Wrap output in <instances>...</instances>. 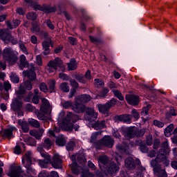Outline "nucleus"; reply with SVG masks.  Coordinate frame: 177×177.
I'll return each instance as SVG.
<instances>
[{
    "label": "nucleus",
    "mask_w": 177,
    "mask_h": 177,
    "mask_svg": "<svg viewBox=\"0 0 177 177\" xmlns=\"http://www.w3.org/2000/svg\"><path fill=\"white\" fill-rule=\"evenodd\" d=\"M167 151L160 149L155 160L151 162V165L153 168V174L158 177H168L165 169L161 167L160 162H164L165 165L169 164V160H167Z\"/></svg>",
    "instance_id": "f257e3e1"
},
{
    "label": "nucleus",
    "mask_w": 177,
    "mask_h": 177,
    "mask_svg": "<svg viewBox=\"0 0 177 177\" xmlns=\"http://www.w3.org/2000/svg\"><path fill=\"white\" fill-rule=\"evenodd\" d=\"M98 162L100 169H102L106 175H110V176H113V175H114L115 172H118L120 169V167L117 166V164L114 162H110V160H109V157L106 156H100Z\"/></svg>",
    "instance_id": "f03ea898"
},
{
    "label": "nucleus",
    "mask_w": 177,
    "mask_h": 177,
    "mask_svg": "<svg viewBox=\"0 0 177 177\" xmlns=\"http://www.w3.org/2000/svg\"><path fill=\"white\" fill-rule=\"evenodd\" d=\"M79 120L78 115L73 114L71 112H68L66 116L63 119L62 129H64V131H73V129L78 131L80 126L78 124L74 125V124Z\"/></svg>",
    "instance_id": "7ed1b4c3"
},
{
    "label": "nucleus",
    "mask_w": 177,
    "mask_h": 177,
    "mask_svg": "<svg viewBox=\"0 0 177 177\" xmlns=\"http://www.w3.org/2000/svg\"><path fill=\"white\" fill-rule=\"evenodd\" d=\"M1 53L3 60H5V62L8 63L11 66L12 64H15V63L17 62V57L15 55V53H13L12 48H6L2 52V49L0 48V55H1ZM0 68L5 70L6 68V64L2 63V62L0 61Z\"/></svg>",
    "instance_id": "20e7f679"
},
{
    "label": "nucleus",
    "mask_w": 177,
    "mask_h": 177,
    "mask_svg": "<svg viewBox=\"0 0 177 177\" xmlns=\"http://www.w3.org/2000/svg\"><path fill=\"white\" fill-rule=\"evenodd\" d=\"M25 2L29 3L30 6H32L35 10H41L44 13H53L56 12V8L55 7H41L40 5L32 1V0H25Z\"/></svg>",
    "instance_id": "39448f33"
},
{
    "label": "nucleus",
    "mask_w": 177,
    "mask_h": 177,
    "mask_svg": "<svg viewBox=\"0 0 177 177\" xmlns=\"http://www.w3.org/2000/svg\"><path fill=\"white\" fill-rule=\"evenodd\" d=\"M37 151L40 153L41 157L44 158V160H39L38 162L39 165L41 168H46L48 167V164L50 162V156L48 154V153L45 152L44 149L41 147H37Z\"/></svg>",
    "instance_id": "423d86ee"
},
{
    "label": "nucleus",
    "mask_w": 177,
    "mask_h": 177,
    "mask_svg": "<svg viewBox=\"0 0 177 177\" xmlns=\"http://www.w3.org/2000/svg\"><path fill=\"white\" fill-rule=\"evenodd\" d=\"M114 145V140L109 136H105L101 140L98 141L96 144V148L100 149L101 146L109 147L111 149Z\"/></svg>",
    "instance_id": "0eeeda50"
},
{
    "label": "nucleus",
    "mask_w": 177,
    "mask_h": 177,
    "mask_svg": "<svg viewBox=\"0 0 177 177\" xmlns=\"http://www.w3.org/2000/svg\"><path fill=\"white\" fill-rule=\"evenodd\" d=\"M32 153L31 151H28L23 157L22 164H26V168L28 172H34V169L31 167V164H32Z\"/></svg>",
    "instance_id": "6e6552de"
},
{
    "label": "nucleus",
    "mask_w": 177,
    "mask_h": 177,
    "mask_svg": "<svg viewBox=\"0 0 177 177\" xmlns=\"http://www.w3.org/2000/svg\"><path fill=\"white\" fill-rule=\"evenodd\" d=\"M0 37L5 44H8L9 42H12L13 45L17 44V40L14 39L10 33H8L5 29L0 31Z\"/></svg>",
    "instance_id": "1a4fd4ad"
},
{
    "label": "nucleus",
    "mask_w": 177,
    "mask_h": 177,
    "mask_svg": "<svg viewBox=\"0 0 177 177\" xmlns=\"http://www.w3.org/2000/svg\"><path fill=\"white\" fill-rule=\"evenodd\" d=\"M50 164H51L52 167L55 169H60L63 168V160L62 159V156L59 154H55L52 160L50 159Z\"/></svg>",
    "instance_id": "9d476101"
},
{
    "label": "nucleus",
    "mask_w": 177,
    "mask_h": 177,
    "mask_svg": "<svg viewBox=\"0 0 177 177\" xmlns=\"http://www.w3.org/2000/svg\"><path fill=\"white\" fill-rule=\"evenodd\" d=\"M24 77H28L31 81H34L37 78V74L35 73V66L34 64H30L28 66V70L23 72Z\"/></svg>",
    "instance_id": "9b49d317"
},
{
    "label": "nucleus",
    "mask_w": 177,
    "mask_h": 177,
    "mask_svg": "<svg viewBox=\"0 0 177 177\" xmlns=\"http://www.w3.org/2000/svg\"><path fill=\"white\" fill-rule=\"evenodd\" d=\"M48 66L49 68L48 69L49 73H50V70H57V67H60L62 68H64L63 66V61H62V59L57 57L54 60L50 61L48 64Z\"/></svg>",
    "instance_id": "f8f14e48"
},
{
    "label": "nucleus",
    "mask_w": 177,
    "mask_h": 177,
    "mask_svg": "<svg viewBox=\"0 0 177 177\" xmlns=\"http://www.w3.org/2000/svg\"><path fill=\"white\" fill-rule=\"evenodd\" d=\"M26 91H31L32 89V84H31V82L30 80H27L24 82V84H21L19 86V88L17 91H16V95H24Z\"/></svg>",
    "instance_id": "ddd939ff"
},
{
    "label": "nucleus",
    "mask_w": 177,
    "mask_h": 177,
    "mask_svg": "<svg viewBox=\"0 0 177 177\" xmlns=\"http://www.w3.org/2000/svg\"><path fill=\"white\" fill-rule=\"evenodd\" d=\"M21 174H23L21 166H13L10 167L8 176L10 177H20Z\"/></svg>",
    "instance_id": "4468645a"
},
{
    "label": "nucleus",
    "mask_w": 177,
    "mask_h": 177,
    "mask_svg": "<svg viewBox=\"0 0 177 177\" xmlns=\"http://www.w3.org/2000/svg\"><path fill=\"white\" fill-rule=\"evenodd\" d=\"M17 97H15L12 100L11 104V109L14 110V111H19L23 107V102L20 100L21 95H17Z\"/></svg>",
    "instance_id": "2eb2a0df"
},
{
    "label": "nucleus",
    "mask_w": 177,
    "mask_h": 177,
    "mask_svg": "<svg viewBox=\"0 0 177 177\" xmlns=\"http://www.w3.org/2000/svg\"><path fill=\"white\" fill-rule=\"evenodd\" d=\"M77 161H78V162H80V164H82V167L80 169V174L81 172L82 174H84L87 176L89 175V176H91V177L94 176L93 174L90 173L89 169L86 167L84 166V165H85V164H86V160H85L84 158L78 157Z\"/></svg>",
    "instance_id": "dca6fc26"
},
{
    "label": "nucleus",
    "mask_w": 177,
    "mask_h": 177,
    "mask_svg": "<svg viewBox=\"0 0 177 177\" xmlns=\"http://www.w3.org/2000/svg\"><path fill=\"white\" fill-rule=\"evenodd\" d=\"M72 110L75 111V113H84L85 110H86V106L84 104L81 103L77 98H75V103L73 104Z\"/></svg>",
    "instance_id": "f3484780"
},
{
    "label": "nucleus",
    "mask_w": 177,
    "mask_h": 177,
    "mask_svg": "<svg viewBox=\"0 0 177 177\" xmlns=\"http://www.w3.org/2000/svg\"><path fill=\"white\" fill-rule=\"evenodd\" d=\"M71 160L73 161V164L71 165L72 173L75 175H80V169L82 167V166H78L75 162V156L72 155Z\"/></svg>",
    "instance_id": "a211bd4d"
},
{
    "label": "nucleus",
    "mask_w": 177,
    "mask_h": 177,
    "mask_svg": "<svg viewBox=\"0 0 177 177\" xmlns=\"http://www.w3.org/2000/svg\"><path fill=\"white\" fill-rule=\"evenodd\" d=\"M127 102L131 106H137L139 104V97L133 95H127L125 97Z\"/></svg>",
    "instance_id": "6ab92c4d"
},
{
    "label": "nucleus",
    "mask_w": 177,
    "mask_h": 177,
    "mask_svg": "<svg viewBox=\"0 0 177 177\" xmlns=\"http://www.w3.org/2000/svg\"><path fill=\"white\" fill-rule=\"evenodd\" d=\"M118 121L125 122L126 124H131L132 122V115L129 114H123L116 117Z\"/></svg>",
    "instance_id": "aec40b11"
},
{
    "label": "nucleus",
    "mask_w": 177,
    "mask_h": 177,
    "mask_svg": "<svg viewBox=\"0 0 177 177\" xmlns=\"http://www.w3.org/2000/svg\"><path fill=\"white\" fill-rule=\"evenodd\" d=\"M50 44H52V40L50 39H47L46 40L42 42V46L44 50L43 52V54H44L46 56H47V55H49V53H50V50H49Z\"/></svg>",
    "instance_id": "412c9836"
},
{
    "label": "nucleus",
    "mask_w": 177,
    "mask_h": 177,
    "mask_svg": "<svg viewBox=\"0 0 177 177\" xmlns=\"http://www.w3.org/2000/svg\"><path fill=\"white\" fill-rule=\"evenodd\" d=\"M124 165L127 169H135V160H133V158L129 157L125 160Z\"/></svg>",
    "instance_id": "4be33fe9"
},
{
    "label": "nucleus",
    "mask_w": 177,
    "mask_h": 177,
    "mask_svg": "<svg viewBox=\"0 0 177 177\" xmlns=\"http://www.w3.org/2000/svg\"><path fill=\"white\" fill-rule=\"evenodd\" d=\"M76 99L82 104L88 103V102H91L92 100V97L88 94H84L79 95L76 97Z\"/></svg>",
    "instance_id": "5701e85b"
},
{
    "label": "nucleus",
    "mask_w": 177,
    "mask_h": 177,
    "mask_svg": "<svg viewBox=\"0 0 177 177\" xmlns=\"http://www.w3.org/2000/svg\"><path fill=\"white\" fill-rule=\"evenodd\" d=\"M44 132H45V130L44 129H40L39 131H30V134L31 136H34L35 139H37V140H39L41 138H42V135H44Z\"/></svg>",
    "instance_id": "b1692460"
},
{
    "label": "nucleus",
    "mask_w": 177,
    "mask_h": 177,
    "mask_svg": "<svg viewBox=\"0 0 177 177\" xmlns=\"http://www.w3.org/2000/svg\"><path fill=\"white\" fill-rule=\"evenodd\" d=\"M136 136V128L135 127H129L126 131V138H129V139H132Z\"/></svg>",
    "instance_id": "393cba45"
},
{
    "label": "nucleus",
    "mask_w": 177,
    "mask_h": 177,
    "mask_svg": "<svg viewBox=\"0 0 177 177\" xmlns=\"http://www.w3.org/2000/svg\"><path fill=\"white\" fill-rule=\"evenodd\" d=\"M6 23L7 27L10 28V30H13V28H17V27H19V26H20L21 21L19 19H14L12 21V23L10 22V21H8Z\"/></svg>",
    "instance_id": "a878e982"
},
{
    "label": "nucleus",
    "mask_w": 177,
    "mask_h": 177,
    "mask_svg": "<svg viewBox=\"0 0 177 177\" xmlns=\"http://www.w3.org/2000/svg\"><path fill=\"white\" fill-rule=\"evenodd\" d=\"M49 109H50L49 101H48L46 98H41V111H44V113H46V110H49Z\"/></svg>",
    "instance_id": "bb28decb"
},
{
    "label": "nucleus",
    "mask_w": 177,
    "mask_h": 177,
    "mask_svg": "<svg viewBox=\"0 0 177 177\" xmlns=\"http://www.w3.org/2000/svg\"><path fill=\"white\" fill-rule=\"evenodd\" d=\"M18 124L19 127H21L23 132H25L26 133L30 131V127H28V123L26 121H23L22 120H18Z\"/></svg>",
    "instance_id": "cd10ccee"
},
{
    "label": "nucleus",
    "mask_w": 177,
    "mask_h": 177,
    "mask_svg": "<svg viewBox=\"0 0 177 177\" xmlns=\"http://www.w3.org/2000/svg\"><path fill=\"white\" fill-rule=\"evenodd\" d=\"M97 107L98 108V110L100 113H102V114H106L109 110H110V108L109 106V104L106 103L104 104H98L97 105Z\"/></svg>",
    "instance_id": "c85d7f7f"
},
{
    "label": "nucleus",
    "mask_w": 177,
    "mask_h": 177,
    "mask_svg": "<svg viewBox=\"0 0 177 177\" xmlns=\"http://www.w3.org/2000/svg\"><path fill=\"white\" fill-rule=\"evenodd\" d=\"M93 128L96 130L103 129V128H106V121L101 120L95 122V124H93Z\"/></svg>",
    "instance_id": "c756f323"
},
{
    "label": "nucleus",
    "mask_w": 177,
    "mask_h": 177,
    "mask_svg": "<svg viewBox=\"0 0 177 177\" xmlns=\"http://www.w3.org/2000/svg\"><path fill=\"white\" fill-rule=\"evenodd\" d=\"M77 61H75V59H71L68 63V69L71 71H73L74 70H77Z\"/></svg>",
    "instance_id": "7c9ffc66"
},
{
    "label": "nucleus",
    "mask_w": 177,
    "mask_h": 177,
    "mask_svg": "<svg viewBox=\"0 0 177 177\" xmlns=\"http://www.w3.org/2000/svg\"><path fill=\"white\" fill-rule=\"evenodd\" d=\"M136 145H137V146H140V150L142 153H147V151H149V148L146 145L142 144L141 140H136Z\"/></svg>",
    "instance_id": "2f4dec72"
},
{
    "label": "nucleus",
    "mask_w": 177,
    "mask_h": 177,
    "mask_svg": "<svg viewBox=\"0 0 177 177\" xmlns=\"http://www.w3.org/2000/svg\"><path fill=\"white\" fill-rule=\"evenodd\" d=\"M13 131H16V127H11L10 129L4 130V136L8 139H10L12 138V135H13Z\"/></svg>",
    "instance_id": "473e14b6"
},
{
    "label": "nucleus",
    "mask_w": 177,
    "mask_h": 177,
    "mask_svg": "<svg viewBox=\"0 0 177 177\" xmlns=\"http://www.w3.org/2000/svg\"><path fill=\"white\" fill-rule=\"evenodd\" d=\"M151 109V105L148 104L146 106H144L141 111L142 117H146V115H149V111Z\"/></svg>",
    "instance_id": "72a5a7b5"
},
{
    "label": "nucleus",
    "mask_w": 177,
    "mask_h": 177,
    "mask_svg": "<svg viewBox=\"0 0 177 177\" xmlns=\"http://www.w3.org/2000/svg\"><path fill=\"white\" fill-rule=\"evenodd\" d=\"M112 92L115 97H118V99L121 101L124 100V96L122 95V93H121V91L117 89H113L112 90Z\"/></svg>",
    "instance_id": "f704fd0d"
},
{
    "label": "nucleus",
    "mask_w": 177,
    "mask_h": 177,
    "mask_svg": "<svg viewBox=\"0 0 177 177\" xmlns=\"http://www.w3.org/2000/svg\"><path fill=\"white\" fill-rule=\"evenodd\" d=\"M37 17H38V15L34 12H30L26 14V18L28 19V20H31L32 21H34L37 20Z\"/></svg>",
    "instance_id": "c9c22d12"
},
{
    "label": "nucleus",
    "mask_w": 177,
    "mask_h": 177,
    "mask_svg": "<svg viewBox=\"0 0 177 177\" xmlns=\"http://www.w3.org/2000/svg\"><path fill=\"white\" fill-rule=\"evenodd\" d=\"M48 87H49V92L50 93L55 92V87L56 86V82L54 80H49L48 82Z\"/></svg>",
    "instance_id": "e433bc0d"
},
{
    "label": "nucleus",
    "mask_w": 177,
    "mask_h": 177,
    "mask_svg": "<svg viewBox=\"0 0 177 177\" xmlns=\"http://www.w3.org/2000/svg\"><path fill=\"white\" fill-rule=\"evenodd\" d=\"M53 145V141L50 140L49 138H46L44 140L43 146L45 149H50L52 147V145Z\"/></svg>",
    "instance_id": "4c0bfd02"
},
{
    "label": "nucleus",
    "mask_w": 177,
    "mask_h": 177,
    "mask_svg": "<svg viewBox=\"0 0 177 177\" xmlns=\"http://www.w3.org/2000/svg\"><path fill=\"white\" fill-rule=\"evenodd\" d=\"M99 135H102V132H99V131L95 132L91 135L90 142H91V143H95V147H96V145L97 144V142H96V140H97V136H99Z\"/></svg>",
    "instance_id": "58836bf2"
},
{
    "label": "nucleus",
    "mask_w": 177,
    "mask_h": 177,
    "mask_svg": "<svg viewBox=\"0 0 177 177\" xmlns=\"http://www.w3.org/2000/svg\"><path fill=\"white\" fill-rule=\"evenodd\" d=\"M20 64L22 66V67H28V62H27L26 59V56L24 55H22L20 56Z\"/></svg>",
    "instance_id": "ea45409f"
},
{
    "label": "nucleus",
    "mask_w": 177,
    "mask_h": 177,
    "mask_svg": "<svg viewBox=\"0 0 177 177\" xmlns=\"http://www.w3.org/2000/svg\"><path fill=\"white\" fill-rule=\"evenodd\" d=\"M172 131H174V124H170L165 130V136H171Z\"/></svg>",
    "instance_id": "a19ab883"
},
{
    "label": "nucleus",
    "mask_w": 177,
    "mask_h": 177,
    "mask_svg": "<svg viewBox=\"0 0 177 177\" xmlns=\"http://www.w3.org/2000/svg\"><path fill=\"white\" fill-rule=\"evenodd\" d=\"M28 123L31 127H34L35 128H39V127H41L38 120H35L32 118L28 120Z\"/></svg>",
    "instance_id": "79ce46f5"
},
{
    "label": "nucleus",
    "mask_w": 177,
    "mask_h": 177,
    "mask_svg": "<svg viewBox=\"0 0 177 177\" xmlns=\"http://www.w3.org/2000/svg\"><path fill=\"white\" fill-rule=\"evenodd\" d=\"M95 86L103 88L104 86V82L102 79H95Z\"/></svg>",
    "instance_id": "37998d69"
},
{
    "label": "nucleus",
    "mask_w": 177,
    "mask_h": 177,
    "mask_svg": "<svg viewBox=\"0 0 177 177\" xmlns=\"http://www.w3.org/2000/svg\"><path fill=\"white\" fill-rule=\"evenodd\" d=\"M59 88L61 91H63V92H70V87L68 86V84L66 82L62 83Z\"/></svg>",
    "instance_id": "c03bdc74"
},
{
    "label": "nucleus",
    "mask_w": 177,
    "mask_h": 177,
    "mask_svg": "<svg viewBox=\"0 0 177 177\" xmlns=\"http://www.w3.org/2000/svg\"><path fill=\"white\" fill-rule=\"evenodd\" d=\"M66 143H67V141H66L64 137H59L56 140L57 146H64Z\"/></svg>",
    "instance_id": "a18cd8bd"
},
{
    "label": "nucleus",
    "mask_w": 177,
    "mask_h": 177,
    "mask_svg": "<svg viewBox=\"0 0 177 177\" xmlns=\"http://www.w3.org/2000/svg\"><path fill=\"white\" fill-rule=\"evenodd\" d=\"M73 102L72 101H65L62 103V107L66 109L71 107V109L73 110Z\"/></svg>",
    "instance_id": "49530a36"
},
{
    "label": "nucleus",
    "mask_w": 177,
    "mask_h": 177,
    "mask_svg": "<svg viewBox=\"0 0 177 177\" xmlns=\"http://www.w3.org/2000/svg\"><path fill=\"white\" fill-rule=\"evenodd\" d=\"M162 147L163 148V150L166 151V154H169V151H171V150H169V145L168 144V140H167L165 142H163V143L162 144Z\"/></svg>",
    "instance_id": "de8ad7c7"
},
{
    "label": "nucleus",
    "mask_w": 177,
    "mask_h": 177,
    "mask_svg": "<svg viewBox=\"0 0 177 177\" xmlns=\"http://www.w3.org/2000/svg\"><path fill=\"white\" fill-rule=\"evenodd\" d=\"M89 39L91 42H92L93 44H95V45H99V44H102V39L97 37H94L93 36H89Z\"/></svg>",
    "instance_id": "09e8293b"
},
{
    "label": "nucleus",
    "mask_w": 177,
    "mask_h": 177,
    "mask_svg": "<svg viewBox=\"0 0 177 177\" xmlns=\"http://www.w3.org/2000/svg\"><path fill=\"white\" fill-rule=\"evenodd\" d=\"M75 80L80 82L81 84H86V80H85V77H84V75H77L75 76Z\"/></svg>",
    "instance_id": "8fccbe9b"
},
{
    "label": "nucleus",
    "mask_w": 177,
    "mask_h": 177,
    "mask_svg": "<svg viewBox=\"0 0 177 177\" xmlns=\"http://www.w3.org/2000/svg\"><path fill=\"white\" fill-rule=\"evenodd\" d=\"M19 45L23 53H24L25 55H28V50H27V47H26V45H24V44H23V42L21 41L19 42Z\"/></svg>",
    "instance_id": "3c124183"
},
{
    "label": "nucleus",
    "mask_w": 177,
    "mask_h": 177,
    "mask_svg": "<svg viewBox=\"0 0 177 177\" xmlns=\"http://www.w3.org/2000/svg\"><path fill=\"white\" fill-rule=\"evenodd\" d=\"M153 124L155 127H157L158 128H164V125H165L164 122L158 120H154Z\"/></svg>",
    "instance_id": "603ef678"
},
{
    "label": "nucleus",
    "mask_w": 177,
    "mask_h": 177,
    "mask_svg": "<svg viewBox=\"0 0 177 177\" xmlns=\"http://www.w3.org/2000/svg\"><path fill=\"white\" fill-rule=\"evenodd\" d=\"M131 115L134 118V120H136V121H138V119L140 117V113L136 111V109H132Z\"/></svg>",
    "instance_id": "864d4df0"
},
{
    "label": "nucleus",
    "mask_w": 177,
    "mask_h": 177,
    "mask_svg": "<svg viewBox=\"0 0 177 177\" xmlns=\"http://www.w3.org/2000/svg\"><path fill=\"white\" fill-rule=\"evenodd\" d=\"M109 92H110L109 88H104L99 94L100 97H106V96H107V94L109 93Z\"/></svg>",
    "instance_id": "5fc2aeb1"
},
{
    "label": "nucleus",
    "mask_w": 177,
    "mask_h": 177,
    "mask_svg": "<svg viewBox=\"0 0 177 177\" xmlns=\"http://www.w3.org/2000/svg\"><path fill=\"white\" fill-rule=\"evenodd\" d=\"M75 146V142L71 141L66 145V149L68 151H73L74 150V147Z\"/></svg>",
    "instance_id": "6e6d98bb"
},
{
    "label": "nucleus",
    "mask_w": 177,
    "mask_h": 177,
    "mask_svg": "<svg viewBox=\"0 0 177 177\" xmlns=\"http://www.w3.org/2000/svg\"><path fill=\"white\" fill-rule=\"evenodd\" d=\"M117 99L112 98L109 102H106V104H108L109 109H111V107H114L117 104Z\"/></svg>",
    "instance_id": "4d7b16f0"
},
{
    "label": "nucleus",
    "mask_w": 177,
    "mask_h": 177,
    "mask_svg": "<svg viewBox=\"0 0 177 177\" xmlns=\"http://www.w3.org/2000/svg\"><path fill=\"white\" fill-rule=\"evenodd\" d=\"M12 82H14V84H19V81H20V79L16 74H12L10 76Z\"/></svg>",
    "instance_id": "13d9d810"
},
{
    "label": "nucleus",
    "mask_w": 177,
    "mask_h": 177,
    "mask_svg": "<svg viewBox=\"0 0 177 177\" xmlns=\"http://www.w3.org/2000/svg\"><path fill=\"white\" fill-rule=\"evenodd\" d=\"M146 143L147 146H151V145H153V136L151 135H149L147 136Z\"/></svg>",
    "instance_id": "bf43d9fd"
},
{
    "label": "nucleus",
    "mask_w": 177,
    "mask_h": 177,
    "mask_svg": "<svg viewBox=\"0 0 177 177\" xmlns=\"http://www.w3.org/2000/svg\"><path fill=\"white\" fill-rule=\"evenodd\" d=\"M40 91L41 92H47L48 91V86H46V83L42 82L39 84Z\"/></svg>",
    "instance_id": "052dcab7"
},
{
    "label": "nucleus",
    "mask_w": 177,
    "mask_h": 177,
    "mask_svg": "<svg viewBox=\"0 0 177 177\" xmlns=\"http://www.w3.org/2000/svg\"><path fill=\"white\" fill-rule=\"evenodd\" d=\"M145 135V130H139L138 129H136V136L137 138H141V136H143Z\"/></svg>",
    "instance_id": "680f3d73"
},
{
    "label": "nucleus",
    "mask_w": 177,
    "mask_h": 177,
    "mask_svg": "<svg viewBox=\"0 0 177 177\" xmlns=\"http://www.w3.org/2000/svg\"><path fill=\"white\" fill-rule=\"evenodd\" d=\"M35 115H37L38 120H45V115L44 113H41L38 111H35Z\"/></svg>",
    "instance_id": "e2e57ef3"
},
{
    "label": "nucleus",
    "mask_w": 177,
    "mask_h": 177,
    "mask_svg": "<svg viewBox=\"0 0 177 177\" xmlns=\"http://www.w3.org/2000/svg\"><path fill=\"white\" fill-rule=\"evenodd\" d=\"M3 86L6 91L9 92V89H12V84L9 82H4Z\"/></svg>",
    "instance_id": "0e129e2a"
},
{
    "label": "nucleus",
    "mask_w": 177,
    "mask_h": 177,
    "mask_svg": "<svg viewBox=\"0 0 177 177\" xmlns=\"http://www.w3.org/2000/svg\"><path fill=\"white\" fill-rule=\"evenodd\" d=\"M31 31L34 33L38 35L39 32H41V29L39 28V26H35L32 28Z\"/></svg>",
    "instance_id": "69168bd1"
},
{
    "label": "nucleus",
    "mask_w": 177,
    "mask_h": 177,
    "mask_svg": "<svg viewBox=\"0 0 177 177\" xmlns=\"http://www.w3.org/2000/svg\"><path fill=\"white\" fill-rule=\"evenodd\" d=\"M69 82L71 86H73V88H78L79 84H78V82H77V81H75V80L71 79Z\"/></svg>",
    "instance_id": "338daca9"
},
{
    "label": "nucleus",
    "mask_w": 177,
    "mask_h": 177,
    "mask_svg": "<svg viewBox=\"0 0 177 177\" xmlns=\"http://www.w3.org/2000/svg\"><path fill=\"white\" fill-rule=\"evenodd\" d=\"M25 109L27 111H34L35 110V107L32 106L31 104H27Z\"/></svg>",
    "instance_id": "774afa93"
}]
</instances>
